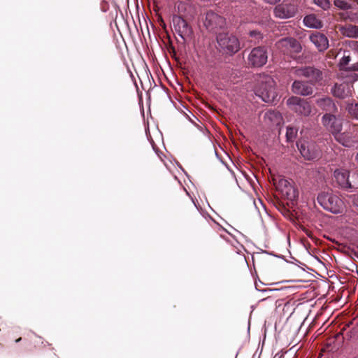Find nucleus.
Here are the masks:
<instances>
[{"label":"nucleus","instance_id":"obj_1","mask_svg":"<svg viewBox=\"0 0 358 358\" xmlns=\"http://www.w3.org/2000/svg\"><path fill=\"white\" fill-rule=\"evenodd\" d=\"M107 45L105 34L94 31L91 43V64L95 85L102 83L105 75Z\"/></svg>","mask_w":358,"mask_h":358},{"label":"nucleus","instance_id":"obj_2","mask_svg":"<svg viewBox=\"0 0 358 358\" xmlns=\"http://www.w3.org/2000/svg\"><path fill=\"white\" fill-rule=\"evenodd\" d=\"M317 203L327 211L334 214H341L345 211L344 201L331 192H322L317 196Z\"/></svg>","mask_w":358,"mask_h":358},{"label":"nucleus","instance_id":"obj_3","mask_svg":"<svg viewBox=\"0 0 358 358\" xmlns=\"http://www.w3.org/2000/svg\"><path fill=\"white\" fill-rule=\"evenodd\" d=\"M218 50L222 54L234 55L241 48L238 38L229 32L220 31L216 37Z\"/></svg>","mask_w":358,"mask_h":358},{"label":"nucleus","instance_id":"obj_4","mask_svg":"<svg viewBox=\"0 0 358 358\" xmlns=\"http://www.w3.org/2000/svg\"><path fill=\"white\" fill-rule=\"evenodd\" d=\"M275 81L271 77H265L255 89V94L266 103L275 102L278 94L275 87Z\"/></svg>","mask_w":358,"mask_h":358},{"label":"nucleus","instance_id":"obj_5","mask_svg":"<svg viewBox=\"0 0 358 358\" xmlns=\"http://www.w3.org/2000/svg\"><path fill=\"white\" fill-rule=\"evenodd\" d=\"M296 145L302 157L308 161L316 160L321 157V150L318 145L313 141L301 139Z\"/></svg>","mask_w":358,"mask_h":358},{"label":"nucleus","instance_id":"obj_6","mask_svg":"<svg viewBox=\"0 0 358 358\" xmlns=\"http://www.w3.org/2000/svg\"><path fill=\"white\" fill-rule=\"evenodd\" d=\"M288 108L299 115L308 117L312 113V106L308 99L292 96L287 100Z\"/></svg>","mask_w":358,"mask_h":358},{"label":"nucleus","instance_id":"obj_7","mask_svg":"<svg viewBox=\"0 0 358 358\" xmlns=\"http://www.w3.org/2000/svg\"><path fill=\"white\" fill-rule=\"evenodd\" d=\"M294 73L298 77H305L309 80L308 83L313 85L323 78V73L321 70L314 66L296 67Z\"/></svg>","mask_w":358,"mask_h":358},{"label":"nucleus","instance_id":"obj_8","mask_svg":"<svg viewBox=\"0 0 358 358\" xmlns=\"http://www.w3.org/2000/svg\"><path fill=\"white\" fill-rule=\"evenodd\" d=\"M203 23L208 31L219 33L224 28L226 21L223 17L210 10L206 13Z\"/></svg>","mask_w":358,"mask_h":358},{"label":"nucleus","instance_id":"obj_9","mask_svg":"<svg viewBox=\"0 0 358 358\" xmlns=\"http://www.w3.org/2000/svg\"><path fill=\"white\" fill-rule=\"evenodd\" d=\"M278 50L284 55L299 53L302 48L299 42L292 37H285L279 40L275 44Z\"/></svg>","mask_w":358,"mask_h":358},{"label":"nucleus","instance_id":"obj_10","mask_svg":"<svg viewBox=\"0 0 358 358\" xmlns=\"http://www.w3.org/2000/svg\"><path fill=\"white\" fill-rule=\"evenodd\" d=\"M336 113H325L321 119L323 127L333 134L341 131L343 124L341 120L338 117Z\"/></svg>","mask_w":358,"mask_h":358},{"label":"nucleus","instance_id":"obj_11","mask_svg":"<svg viewBox=\"0 0 358 358\" xmlns=\"http://www.w3.org/2000/svg\"><path fill=\"white\" fill-rule=\"evenodd\" d=\"M268 59L267 50L264 47L259 46L253 48L249 54L248 64L254 67L264 66Z\"/></svg>","mask_w":358,"mask_h":358},{"label":"nucleus","instance_id":"obj_12","mask_svg":"<svg viewBox=\"0 0 358 358\" xmlns=\"http://www.w3.org/2000/svg\"><path fill=\"white\" fill-rule=\"evenodd\" d=\"M298 12L297 6L294 3H280L275 6L273 15L279 19L293 17Z\"/></svg>","mask_w":358,"mask_h":358},{"label":"nucleus","instance_id":"obj_13","mask_svg":"<svg viewBox=\"0 0 358 358\" xmlns=\"http://www.w3.org/2000/svg\"><path fill=\"white\" fill-rule=\"evenodd\" d=\"M276 189L284 198L292 201L297 197V192L292 183L285 178H281L276 183Z\"/></svg>","mask_w":358,"mask_h":358},{"label":"nucleus","instance_id":"obj_14","mask_svg":"<svg viewBox=\"0 0 358 358\" xmlns=\"http://www.w3.org/2000/svg\"><path fill=\"white\" fill-rule=\"evenodd\" d=\"M338 185L345 190L357 188L356 185L350 179V172L345 169H336L334 173Z\"/></svg>","mask_w":358,"mask_h":358},{"label":"nucleus","instance_id":"obj_15","mask_svg":"<svg viewBox=\"0 0 358 358\" xmlns=\"http://www.w3.org/2000/svg\"><path fill=\"white\" fill-rule=\"evenodd\" d=\"M292 92L295 94L307 96L313 93V87L308 82L294 80L292 85Z\"/></svg>","mask_w":358,"mask_h":358},{"label":"nucleus","instance_id":"obj_16","mask_svg":"<svg viewBox=\"0 0 358 358\" xmlns=\"http://www.w3.org/2000/svg\"><path fill=\"white\" fill-rule=\"evenodd\" d=\"M309 38L320 52H323L329 48V40L322 33L315 31L310 35Z\"/></svg>","mask_w":358,"mask_h":358},{"label":"nucleus","instance_id":"obj_17","mask_svg":"<svg viewBox=\"0 0 358 358\" xmlns=\"http://www.w3.org/2000/svg\"><path fill=\"white\" fill-rule=\"evenodd\" d=\"M173 23L176 31L182 38H184L183 36L185 34H190L192 32L191 27L188 22L180 16L174 15L173 17Z\"/></svg>","mask_w":358,"mask_h":358},{"label":"nucleus","instance_id":"obj_18","mask_svg":"<svg viewBox=\"0 0 358 358\" xmlns=\"http://www.w3.org/2000/svg\"><path fill=\"white\" fill-rule=\"evenodd\" d=\"M317 106L326 113H336L338 108L334 101L329 96L319 98L315 101Z\"/></svg>","mask_w":358,"mask_h":358},{"label":"nucleus","instance_id":"obj_19","mask_svg":"<svg viewBox=\"0 0 358 358\" xmlns=\"http://www.w3.org/2000/svg\"><path fill=\"white\" fill-rule=\"evenodd\" d=\"M352 60L350 50H343V55L340 59L338 66L341 70L345 71H358V62L350 64Z\"/></svg>","mask_w":358,"mask_h":358},{"label":"nucleus","instance_id":"obj_20","mask_svg":"<svg viewBox=\"0 0 358 358\" xmlns=\"http://www.w3.org/2000/svg\"><path fill=\"white\" fill-rule=\"evenodd\" d=\"M333 95L339 99H345L351 95L350 86L348 83L336 84L332 90Z\"/></svg>","mask_w":358,"mask_h":358},{"label":"nucleus","instance_id":"obj_21","mask_svg":"<svg viewBox=\"0 0 358 358\" xmlns=\"http://www.w3.org/2000/svg\"><path fill=\"white\" fill-rule=\"evenodd\" d=\"M338 31L345 37L358 38V26L352 24L336 26Z\"/></svg>","mask_w":358,"mask_h":358},{"label":"nucleus","instance_id":"obj_22","mask_svg":"<svg viewBox=\"0 0 358 358\" xmlns=\"http://www.w3.org/2000/svg\"><path fill=\"white\" fill-rule=\"evenodd\" d=\"M334 136L338 143L345 147H352L355 143V141L349 133H341V131H338V133L334 134Z\"/></svg>","mask_w":358,"mask_h":358},{"label":"nucleus","instance_id":"obj_23","mask_svg":"<svg viewBox=\"0 0 358 358\" xmlns=\"http://www.w3.org/2000/svg\"><path fill=\"white\" fill-rule=\"evenodd\" d=\"M303 24L305 26L313 29H321L323 23L315 14H310L304 17Z\"/></svg>","mask_w":358,"mask_h":358},{"label":"nucleus","instance_id":"obj_24","mask_svg":"<svg viewBox=\"0 0 358 358\" xmlns=\"http://www.w3.org/2000/svg\"><path fill=\"white\" fill-rule=\"evenodd\" d=\"M298 133V129L295 127L288 126L287 127L286 131V138L288 142H293L296 136Z\"/></svg>","mask_w":358,"mask_h":358},{"label":"nucleus","instance_id":"obj_25","mask_svg":"<svg viewBox=\"0 0 358 358\" xmlns=\"http://www.w3.org/2000/svg\"><path fill=\"white\" fill-rule=\"evenodd\" d=\"M334 5L342 10H349L352 8V5L343 0H334Z\"/></svg>","mask_w":358,"mask_h":358},{"label":"nucleus","instance_id":"obj_26","mask_svg":"<svg viewBox=\"0 0 358 358\" xmlns=\"http://www.w3.org/2000/svg\"><path fill=\"white\" fill-rule=\"evenodd\" d=\"M348 110L352 117L358 119V103L349 105Z\"/></svg>","mask_w":358,"mask_h":358},{"label":"nucleus","instance_id":"obj_27","mask_svg":"<svg viewBox=\"0 0 358 358\" xmlns=\"http://www.w3.org/2000/svg\"><path fill=\"white\" fill-rule=\"evenodd\" d=\"M313 2L323 10H327L330 7L329 0H313Z\"/></svg>","mask_w":358,"mask_h":358},{"label":"nucleus","instance_id":"obj_28","mask_svg":"<svg viewBox=\"0 0 358 358\" xmlns=\"http://www.w3.org/2000/svg\"><path fill=\"white\" fill-rule=\"evenodd\" d=\"M249 34L251 37L255 38L256 39H259V38H262V34L259 31H256V30L250 31Z\"/></svg>","mask_w":358,"mask_h":358},{"label":"nucleus","instance_id":"obj_29","mask_svg":"<svg viewBox=\"0 0 358 358\" xmlns=\"http://www.w3.org/2000/svg\"><path fill=\"white\" fill-rule=\"evenodd\" d=\"M338 15L343 20H347L348 19H350V21H354V18L351 17L349 15H348V13H339Z\"/></svg>","mask_w":358,"mask_h":358},{"label":"nucleus","instance_id":"obj_30","mask_svg":"<svg viewBox=\"0 0 358 358\" xmlns=\"http://www.w3.org/2000/svg\"><path fill=\"white\" fill-rule=\"evenodd\" d=\"M303 231H304V233L306 234V236H308V237L310 238H313V233L311 231H310L309 229H306L304 228L303 229Z\"/></svg>","mask_w":358,"mask_h":358},{"label":"nucleus","instance_id":"obj_31","mask_svg":"<svg viewBox=\"0 0 358 358\" xmlns=\"http://www.w3.org/2000/svg\"><path fill=\"white\" fill-rule=\"evenodd\" d=\"M353 48L357 51L358 52V41H352V42Z\"/></svg>","mask_w":358,"mask_h":358},{"label":"nucleus","instance_id":"obj_32","mask_svg":"<svg viewBox=\"0 0 358 358\" xmlns=\"http://www.w3.org/2000/svg\"><path fill=\"white\" fill-rule=\"evenodd\" d=\"M160 22H161V25H162L164 28H165L166 25H165V23H164V20H163V19H162V17H160Z\"/></svg>","mask_w":358,"mask_h":358},{"label":"nucleus","instance_id":"obj_33","mask_svg":"<svg viewBox=\"0 0 358 358\" xmlns=\"http://www.w3.org/2000/svg\"><path fill=\"white\" fill-rule=\"evenodd\" d=\"M352 253H353L355 257L358 258V251H353Z\"/></svg>","mask_w":358,"mask_h":358},{"label":"nucleus","instance_id":"obj_34","mask_svg":"<svg viewBox=\"0 0 358 358\" xmlns=\"http://www.w3.org/2000/svg\"><path fill=\"white\" fill-rule=\"evenodd\" d=\"M355 160L358 162V152L355 155Z\"/></svg>","mask_w":358,"mask_h":358},{"label":"nucleus","instance_id":"obj_35","mask_svg":"<svg viewBox=\"0 0 358 358\" xmlns=\"http://www.w3.org/2000/svg\"><path fill=\"white\" fill-rule=\"evenodd\" d=\"M21 339H22V338L20 337L19 338L15 340V342L18 343V342H20L21 341Z\"/></svg>","mask_w":358,"mask_h":358},{"label":"nucleus","instance_id":"obj_36","mask_svg":"<svg viewBox=\"0 0 358 358\" xmlns=\"http://www.w3.org/2000/svg\"><path fill=\"white\" fill-rule=\"evenodd\" d=\"M352 1L358 4V0H352Z\"/></svg>","mask_w":358,"mask_h":358},{"label":"nucleus","instance_id":"obj_37","mask_svg":"<svg viewBox=\"0 0 358 358\" xmlns=\"http://www.w3.org/2000/svg\"><path fill=\"white\" fill-rule=\"evenodd\" d=\"M357 15H358V13H357Z\"/></svg>","mask_w":358,"mask_h":358}]
</instances>
